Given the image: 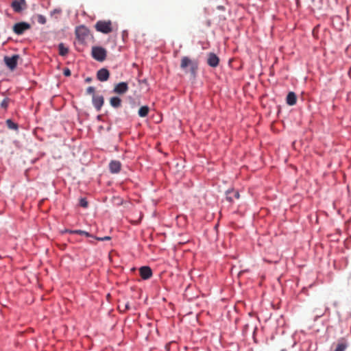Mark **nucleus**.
Segmentation results:
<instances>
[{"instance_id": "17", "label": "nucleus", "mask_w": 351, "mask_h": 351, "mask_svg": "<svg viewBox=\"0 0 351 351\" xmlns=\"http://www.w3.org/2000/svg\"><path fill=\"white\" fill-rule=\"evenodd\" d=\"M149 111V107L147 106H144L139 108L138 114L141 117H145L147 116Z\"/></svg>"}, {"instance_id": "30", "label": "nucleus", "mask_w": 351, "mask_h": 351, "mask_svg": "<svg viewBox=\"0 0 351 351\" xmlns=\"http://www.w3.org/2000/svg\"><path fill=\"white\" fill-rule=\"evenodd\" d=\"M91 81H92L91 77H86V78L85 79V82H86L89 83V82H90Z\"/></svg>"}, {"instance_id": "27", "label": "nucleus", "mask_w": 351, "mask_h": 351, "mask_svg": "<svg viewBox=\"0 0 351 351\" xmlns=\"http://www.w3.org/2000/svg\"><path fill=\"white\" fill-rule=\"evenodd\" d=\"M63 74L66 77L70 76L71 75L70 69L68 68H65L63 71Z\"/></svg>"}, {"instance_id": "20", "label": "nucleus", "mask_w": 351, "mask_h": 351, "mask_svg": "<svg viewBox=\"0 0 351 351\" xmlns=\"http://www.w3.org/2000/svg\"><path fill=\"white\" fill-rule=\"evenodd\" d=\"M348 344L344 341H339L334 351H345Z\"/></svg>"}, {"instance_id": "12", "label": "nucleus", "mask_w": 351, "mask_h": 351, "mask_svg": "<svg viewBox=\"0 0 351 351\" xmlns=\"http://www.w3.org/2000/svg\"><path fill=\"white\" fill-rule=\"evenodd\" d=\"M93 104L97 110H100L104 104V97L101 95H93Z\"/></svg>"}, {"instance_id": "13", "label": "nucleus", "mask_w": 351, "mask_h": 351, "mask_svg": "<svg viewBox=\"0 0 351 351\" xmlns=\"http://www.w3.org/2000/svg\"><path fill=\"white\" fill-rule=\"evenodd\" d=\"M239 197L240 195L239 191L233 189L228 191L226 194V199L230 202H232L234 200V199H239Z\"/></svg>"}, {"instance_id": "2", "label": "nucleus", "mask_w": 351, "mask_h": 351, "mask_svg": "<svg viewBox=\"0 0 351 351\" xmlns=\"http://www.w3.org/2000/svg\"><path fill=\"white\" fill-rule=\"evenodd\" d=\"M91 55L95 60L102 62L106 58L107 51L101 47L94 46L92 47Z\"/></svg>"}, {"instance_id": "24", "label": "nucleus", "mask_w": 351, "mask_h": 351, "mask_svg": "<svg viewBox=\"0 0 351 351\" xmlns=\"http://www.w3.org/2000/svg\"><path fill=\"white\" fill-rule=\"evenodd\" d=\"M37 22L40 24H45L46 23V18L43 15H38Z\"/></svg>"}, {"instance_id": "18", "label": "nucleus", "mask_w": 351, "mask_h": 351, "mask_svg": "<svg viewBox=\"0 0 351 351\" xmlns=\"http://www.w3.org/2000/svg\"><path fill=\"white\" fill-rule=\"evenodd\" d=\"M121 106V99L119 97H111V106L119 108Z\"/></svg>"}, {"instance_id": "16", "label": "nucleus", "mask_w": 351, "mask_h": 351, "mask_svg": "<svg viewBox=\"0 0 351 351\" xmlns=\"http://www.w3.org/2000/svg\"><path fill=\"white\" fill-rule=\"evenodd\" d=\"M59 54L61 56H65L69 53V48L64 45V43H61L58 45Z\"/></svg>"}, {"instance_id": "14", "label": "nucleus", "mask_w": 351, "mask_h": 351, "mask_svg": "<svg viewBox=\"0 0 351 351\" xmlns=\"http://www.w3.org/2000/svg\"><path fill=\"white\" fill-rule=\"evenodd\" d=\"M287 104L289 106H293L296 104L297 96L293 92H289L287 96Z\"/></svg>"}, {"instance_id": "26", "label": "nucleus", "mask_w": 351, "mask_h": 351, "mask_svg": "<svg viewBox=\"0 0 351 351\" xmlns=\"http://www.w3.org/2000/svg\"><path fill=\"white\" fill-rule=\"evenodd\" d=\"M86 93L88 94V95H90V94H93L95 95V88L93 87V86H89L87 89H86Z\"/></svg>"}, {"instance_id": "11", "label": "nucleus", "mask_w": 351, "mask_h": 351, "mask_svg": "<svg viewBox=\"0 0 351 351\" xmlns=\"http://www.w3.org/2000/svg\"><path fill=\"white\" fill-rule=\"evenodd\" d=\"M110 73L107 69H101L97 73V78L101 82L107 81L109 77Z\"/></svg>"}, {"instance_id": "6", "label": "nucleus", "mask_w": 351, "mask_h": 351, "mask_svg": "<svg viewBox=\"0 0 351 351\" xmlns=\"http://www.w3.org/2000/svg\"><path fill=\"white\" fill-rule=\"evenodd\" d=\"M95 27L98 32L104 34H108L110 32V21L106 22L99 21L96 23Z\"/></svg>"}, {"instance_id": "4", "label": "nucleus", "mask_w": 351, "mask_h": 351, "mask_svg": "<svg viewBox=\"0 0 351 351\" xmlns=\"http://www.w3.org/2000/svg\"><path fill=\"white\" fill-rule=\"evenodd\" d=\"M19 58V55H14L11 57L5 56L3 58L6 66L11 70H14L17 66V61Z\"/></svg>"}, {"instance_id": "31", "label": "nucleus", "mask_w": 351, "mask_h": 351, "mask_svg": "<svg viewBox=\"0 0 351 351\" xmlns=\"http://www.w3.org/2000/svg\"><path fill=\"white\" fill-rule=\"evenodd\" d=\"M71 231H73L72 230H69V229H65L62 231L63 233H66V232H68V233H70L71 234Z\"/></svg>"}, {"instance_id": "19", "label": "nucleus", "mask_w": 351, "mask_h": 351, "mask_svg": "<svg viewBox=\"0 0 351 351\" xmlns=\"http://www.w3.org/2000/svg\"><path fill=\"white\" fill-rule=\"evenodd\" d=\"M130 302H119L118 304V308L120 311L124 312L126 310L130 309Z\"/></svg>"}, {"instance_id": "29", "label": "nucleus", "mask_w": 351, "mask_h": 351, "mask_svg": "<svg viewBox=\"0 0 351 351\" xmlns=\"http://www.w3.org/2000/svg\"><path fill=\"white\" fill-rule=\"evenodd\" d=\"M98 240L104 241V240H109L110 237H105L104 238H97Z\"/></svg>"}, {"instance_id": "15", "label": "nucleus", "mask_w": 351, "mask_h": 351, "mask_svg": "<svg viewBox=\"0 0 351 351\" xmlns=\"http://www.w3.org/2000/svg\"><path fill=\"white\" fill-rule=\"evenodd\" d=\"M121 168V163L119 160H111V173H118Z\"/></svg>"}, {"instance_id": "28", "label": "nucleus", "mask_w": 351, "mask_h": 351, "mask_svg": "<svg viewBox=\"0 0 351 351\" xmlns=\"http://www.w3.org/2000/svg\"><path fill=\"white\" fill-rule=\"evenodd\" d=\"M112 202L114 204H117V205H119L121 203V199H119V198H115V197H113Z\"/></svg>"}, {"instance_id": "25", "label": "nucleus", "mask_w": 351, "mask_h": 351, "mask_svg": "<svg viewBox=\"0 0 351 351\" xmlns=\"http://www.w3.org/2000/svg\"><path fill=\"white\" fill-rule=\"evenodd\" d=\"M80 205L83 208H86L88 206V202L85 198H81L80 200Z\"/></svg>"}, {"instance_id": "22", "label": "nucleus", "mask_w": 351, "mask_h": 351, "mask_svg": "<svg viewBox=\"0 0 351 351\" xmlns=\"http://www.w3.org/2000/svg\"><path fill=\"white\" fill-rule=\"evenodd\" d=\"M71 234H77L80 235H84L87 237H90V234L88 232L81 230H75L73 231H71Z\"/></svg>"}, {"instance_id": "5", "label": "nucleus", "mask_w": 351, "mask_h": 351, "mask_svg": "<svg viewBox=\"0 0 351 351\" xmlns=\"http://www.w3.org/2000/svg\"><path fill=\"white\" fill-rule=\"evenodd\" d=\"M11 7L15 12H21L27 7L25 0H13Z\"/></svg>"}, {"instance_id": "7", "label": "nucleus", "mask_w": 351, "mask_h": 351, "mask_svg": "<svg viewBox=\"0 0 351 351\" xmlns=\"http://www.w3.org/2000/svg\"><path fill=\"white\" fill-rule=\"evenodd\" d=\"M129 89L128 84L126 82H119L114 85L113 92L117 95L125 94Z\"/></svg>"}, {"instance_id": "8", "label": "nucleus", "mask_w": 351, "mask_h": 351, "mask_svg": "<svg viewBox=\"0 0 351 351\" xmlns=\"http://www.w3.org/2000/svg\"><path fill=\"white\" fill-rule=\"evenodd\" d=\"M75 34L79 40H84L88 36V29L84 26L77 27L75 29Z\"/></svg>"}, {"instance_id": "3", "label": "nucleus", "mask_w": 351, "mask_h": 351, "mask_svg": "<svg viewBox=\"0 0 351 351\" xmlns=\"http://www.w3.org/2000/svg\"><path fill=\"white\" fill-rule=\"evenodd\" d=\"M31 28L30 24L27 22L16 23L13 25V32L17 35L23 34L25 31Z\"/></svg>"}, {"instance_id": "1", "label": "nucleus", "mask_w": 351, "mask_h": 351, "mask_svg": "<svg viewBox=\"0 0 351 351\" xmlns=\"http://www.w3.org/2000/svg\"><path fill=\"white\" fill-rule=\"evenodd\" d=\"M187 67H189L191 73L194 74L197 69V62L187 56H184L181 59L180 68L185 70Z\"/></svg>"}, {"instance_id": "21", "label": "nucleus", "mask_w": 351, "mask_h": 351, "mask_svg": "<svg viewBox=\"0 0 351 351\" xmlns=\"http://www.w3.org/2000/svg\"><path fill=\"white\" fill-rule=\"evenodd\" d=\"M6 125L8 128L10 130H17L18 129V125L15 123H14L11 119H8L6 121Z\"/></svg>"}, {"instance_id": "23", "label": "nucleus", "mask_w": 351, "mask_h": 351, "mask_svg": "<svg viewBox=\"0 0 351 351\" xmlns=\"http://www.w3.org/2000/svg\"><path fill=\"white\" fill-rule=\"evenodd\" d=\"M10 99L8 98H5L1 103V106L6 109L9 105Z\"/></svg>"}, {"instance_id": "10", "label": "nucleus", "mask_w": 351, "mask_h": 351, "mask_svg": "<svg viewBox=\"0 0 351 351\" xmlns=\"http://www.w3.org/2000/svg\"><path fill=\"white\" fill-rule=\"evenodd\" d=\"M139 272L141 278L144 280L150 278L152 276V271L148 266H143L139 269Z\"/></svg>"}, {"instance_id": "32", "label": "nucleus", "mask_w": 351, "mask_h": 351, "mask_svg": "<svg viewBox=\"0 0 351 351\" xmlns=\"http://www.w3.org/2000/svg\"><path fill=\"white\" fill-rule=\"evenodd\" d=\"M110 293H108L106 294V299L108 300H110Z\"/></svg>"}, {"instance_id": "9", "label": "nucleus", "mask_w": 351, "mask_h": 351, "mask_svg": "<svg viewBox=\"0 0 351 351\" xmlns=\"http://www.w3.org/2000/svg\"><path fill=\"white\" fill-rule=\"evenodd\" d=\"M219 63V58L214 53L208 54L207 64L211 67H217Z\"/></svg>"}]
</instances>
